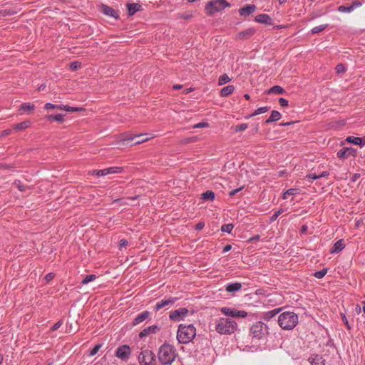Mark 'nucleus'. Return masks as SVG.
Wrapping results in <instances>:
<instances>
[{"label":"nucleus","mask_w":365,"mask_h":365,"mask_svg":"<svg viewBox=\"0 0 365 365\" xmlns=\"http://www.w3.org/2000/svg\"><path fill=\"white\" fill-rule=\"evenodd\" d=\"M177 356L176 349L169 344L165 343L159 348L158 357L162 365H170Z\"/></svg>","instance_id":"f257e3e1"},{"label":"nucleus","mask_w":365,"mask_h":365,"mask_svg":"<svg viewBox=\"0 0 365 365\" xmlns=\"http://www.w3.org/2000/svg\"><path fill=\"white\" fill-rule=\"evenodd\" d=\"M298 315L294 312H284L278 317L277 322L283 330H292L298 324Z\"/></svg>","instance_id":"f03ea898"},{"label":"nucleus","mask_w":365,"mask_h":365,"mask_svg":"<svg viewBox=\"0 0 365 365\" xmlns=\"http://www.w3.org/2000/svg\"><path fill=\"white\" fill-rule=\"evenodd\" d=\"M196 335V329L192 324H180L178 326L177 339L180 344H187Z\"/></svg>","instance_id":"7ed1b4c3"},{"label":"nucleus","mask_w":365,"mask_h":365,"mask_svg":"<svg viewBox=\"0 0 365 365\" xmlns=\"http://www.w3.org/2000/svg\"><path fill=\"white\" fill-rule=\"evenodd\" d=\"M237 327L235 321L228 318H220L215 322V331L220 334H231Z\"/></svg>","instance_id":"20e7f679"},{"label":"nucleus","mask_w":365,"mask_h":365,"mask_svg":"<svg viewBox=\"0 0 365 365\" xmlns=\"http://www.w3.org/2000/svg\"><path fill=\"white\" fill-rule=\"evenodd\" d=\"M143 135L144 134L135 136L122 134L120 135L115 136V145L117 146L116 148H123V147H130L134 145H138L144 143L148 140V138L143 139L140 138L139 140H136L137 138H139Z\"/></svg>","instance_id":"39448f33"},{"label":"nucleus","mask_w":365,"mask_h":365,"mask_svg":"<svg viewBox=\"0 0 365 365\" xmlns=\"http://www.w3.org/2000/svg\"><path fill=\"white\" fill-rule=\"evenodd\" d=\"M230 4L226 0L211 1L206 4L205 9L208 16H212L215 13L222 11L226 7H230Z\"/></svg>","instance_id":"423d86ee"},{"label":"nucleus","mask_w":365,"mask_h":365,"mask_svg":"<svg viewBox=\"0 0 365 365\" xmlns=\"http://www.w3.org/2000/svg\"><path fill=\"white\" fill-rule=\"evenodd\" d=\"M250 334L253 337L261 339L265 335L269 334L268 326L261 321H258L252 324L250 329Z\"/></svg>","instance_id":"0eeeda50"},{"label":"nucleus","mask_w":365,"mask_h":365,"mask_svg":"<svg viewBox=\"0 0 365 365\" xmlns=\"http://www.w3.org/2000/svg\"><path fill=\"white\" fill-rule=\"evenodd\" d=\"M138 361L140 365H156L155 354L150 350H143L138 355Z\"/></svg>","instance_id":"6e6552de"},{"label":"nucleus","mask_w":365,"mask_h":365,"mask_svg":"<svg viewBox=\"0 0 365 365\" xmlns=\"http://www.w3.org/2000/svg\"><path fill=\"white\" fill-rule=\"evenodd\" d=\"M131 354V349L128 345H121L115 350V356L123 361H128Z\"/></svg>","instance_id":"1a4fd4ad"},{"label":"nucleus","mask_w":365,"mask_h":365,"mask_svg":"<svg viewBox=\"0 0 365 365\" xmlns=\"http://www.w3.org/2000/svg\"><path fill=\"white\" fill-rule=\"evenodd\" d=\"M129 178L128 169L123 167L115 166V184H120L125 182L124 180Z\"/></svg>","instance_id":"9d476101"},{"label":"nucleus","mask_w":365,"mask_h":365,"mask_svg":"<svg viewBox=\"0 0 365 365\" xmlns=\"http://www.w3.org/2000/svg\"><path fill=\"white\" fill-rule=\"evenodd\" d=\"M189 310L187 308H180L170 313V319L175 322L183 320L187 315Z\"/></svg>","instance_id":"9b49d317"},{"label":"nucleus","mask_w":365,"mask_h":365,"mask_svg":"<svg viewBox=\"0 0 365 365\" xmlns=\"http://www.w3.org/2000/svg\"><path fill=\"white\" fill-rule=\"evenodd\" d=\"M356 150L353 148H343L340 149L336 155L340 160H346L350 156L355 157L356 155Z\"/></svg>","instance_id":"f8f14e48"},{"label":"nucleus","mask_w":365,"mask_h":365,"mask_svg":"<svg viewBox=\"0 0 365 365\" xmlns=\"http://www.w3.org/2000/svg\"><path fill=\"white\" fill-rule=\"evenodd\" d=\"M176 298L175 297H169L167 299H162L160 302H158L154 308L155 312H158L163 308L167 307L173 304L176 302Z\"/></svg>","instance_id":"ddd939ff"},{"label":"nucleus","mask_w":365,"mask_h":365,"mask_svg":"<svg viewBox=\"0 0 365 365\" xmlns=\"http://www.w3.org/2000/svg\"><path fill=\"white\" fill-rule=\"evenodd\" d=\"M160 329V327L158 325H152L147 328L143 329L140 333H139V337L143 338L151 334H156L159 330Z\"/></svg>","instance_id":"4468645a"},{"label":"nucleus","mask_w":365,"mask_h":365,"mask_svg":"<svg viewBox=\"0 0 365 365\" xmlns=\"http://www.w3.org/2000/svg\"><path fill=\"white\" fill-rule=\"evenodd\" d=\"M282 310V308L280 307V308H275V309L268 311V312H265L263 313L261 318H262V319H263L265 322H269L273 317H274L277 314H278Z\"/></svg>","instance_id":"2eb2a0df"},{"label":"nucleus","mask_w":365,"mask_h":365,"mask_svg":"<svg viewBox=\"0 0 365 365\" xmlns=\"http://www.w3.org/2000/svg\"><path fill=\"white\" fill-rule=\"evenodd\" d=\"M150 317V312L149 311H144L138 314L133 321V325L135 326L145 320L148 319Z\"/></svg>","instance_id":"dca6fc26"},{"label":"nucleus","mask_w":365,"mask_h":365,"mask_svg":"<svg viewBox=\"0 0 365 365\" xmlns=\"http://www.w3.org/2000/svg\"><path fill=\"white\" fill-rule=\"evenodd\" d=\"M362 5V3L359 1H356L351 4L349 6L341 5L339 6L338 11L343 13H349L354 11L356 8H358Z\"/></svg>","instance_id":"f3484780"},{"label":"nucleus","mask_w":365,"mask_h":365,"mask_svg":"<svg viewBox=\"0 0 365 365\" xmlns=\"http://www.w3.org/2000/svg\"><path fill=\"white\" fill-rule=\"evenodd\" d=\"M256 30L254 28H249L247 29H245L237 34V38L240 40H247L250 38L251 36H252Z\"/></svg>","instance_id":"a211bd4d"},{"label":"nucleus","mask_w":365,"mask_h":365,"mask_svg":"<svg viewBox=\"0 0 365 365\" xmlns=\"http://www.w3.org/2000/svg\"><path fill=\"white\" fill-rule=\"evenodd\" d=\"M255 21L258 23L264 24L266 25H272L273 21L268 14H262L255 17Z\"/></svg>","instance_id":"6ab92c4d"},{"label":"nucleus","mask_w":365,"mask_h":365,"mask_svg":"<svg viewBox=\"0 0 365 365\" xmlns=\"http://www.w3.org/2000/svg\"><path fill=\"white\" fill-rule=\"evenodd\" d=\"M256 9V6L254 4H247L240 9L239 13L241 16H248L253 13Z\"/></svg>","instance_id":"aec40b11"},{"label":"nucleus","mask_w":365,"mask_h":365,"mask_svg":"<svg viewBox=\"0 0 365 365\" xmlns=\"http://www.w3.org/2000/svg\"><path fill=\"white\" fill-rule=\"evenodd\" d=\"M345 247L344 240L343 239H340L336 241L334 245L332 246L330 252L333 253H339Z\"/></svg>","instance_id":"412c9836"},{"label":"nucleus","mask_w":365,"mask_h":365,"mask_svg":"<svg viewBox=\"0 0 365 365\" xmlns=\"http://www.w3.org/2000/svg\"><path fill=\"white\" fill-rule=\"evenodd\" d=\"M242 285L240 282L230 283L225 285V290L230 293H234L241 290Z\"/></svg>","instance_id":"4be33fe9"},{"label":"nucleus","mask_w":365,"mask_h":365,"mask_svg":"<svg viewBox=\"0 0 365 365\" xmlns=\"http://www.w3.org/2000/svg\"><path fill=\"white\" fill-rule=\"evenodd\" d=\"M348 143L363 147L365 145V138L348 136L346 139Z\"/></svg>","instance_id":"5701e85b"},{"label":"nucleus","mask_w":365,"mask_h":365,"mask_svg":"<svg viewBox=\"0 0 365 365\" xmlns=\"http://www.w3.org/2000/svg\"><path fill=\"white\" fill-rule=\"evenodd\" d=\"M128 14L129 16L134 15L137 11H140L141 9V5L135 3L127 4L126 5Z\"/></svg>","instance_id":"b1692460"},{"label":"nucleus","mask_w":365,"mask_h":365,"mask_svg":"<svg viewBox=\"0 0 365 365\" xmlns=\"http://www.w3.org/2000/svg\"><path fill=\"white\" fill-rule=\"evenodd\" d=\"M312 365H325L324 360L322 356L315 355L309 359Z\"/></svg>","instance_id":"393cba45"},{"label":"nucleus","mask_w":365,"mask_h":365,"mask_svg":"<svg viewBox=\"0 0 365 365\" xmlns=\"http://www.w3.org/2000/svg\"><path fill=\"white\" fill-rule=\"evenodd\" d=\"M281 117H282V115L279 111L272 110L269 118L266 120L265 124H269L272 122L277 121V120H279L281 118Z\"/></svg>","instance_id":"a878e982"},{"label":"nucleus","mask_w":365,"mask_h":365,"mask_svg":"<svg viewBox=\"0 0 365 365\" xmlns=\"http://www.w3.org/2000/svg\"><path fill=\"white\" fill-rule=\"evenodd\" d=\"M31 122L30 120L22 121L19 123L14 124L13 128L16 130H22L31 126Z\"/></svg>","instance_id":"bb28decb"},{"label":"nucleus","mask_w":365,"mask_h":365,"mask_svg":"<svg viewBox=\"0 0 365 365\" xmlns=\"http://www.w3.org/2000/svg\"><path fill=\"white\" fill-rule=\"evenodd\" d=\"M64 116L63 114H57V115H48L46 116V118L48 121H53L56 120L59 123H63L64 121Z\"/></svg>","instance_id":"cd10ccee"},{"label":"nucleus","mask_w":365,"mask_h":365,"mask_svg":"<svg viewBox=\"0 0 365 365\" xmlns=\"http://www.w3.org/2000/svg\"><path fill=\"white\" fill-rule=\"evenodd\" d=\"M137 198V197H128V198H119L115 199V207L117 206H122V205H128L129 204V201H133Z\"/></svg>","instance_id":"c85d7f7f"},{"label":"nucleus","mask_w":365,"mask_h":365,"mask_svg":"<svg viewBox=\"0 0 365 365\" xmlns=\"http://www.w3.org/2000/svg\"><path fill=\"white\" fill-rule=\"evenodd\" d=\"M235 91V87L232 85H228L225 87H224L220 91V95L221 96H228L231 95Z\"/></svg>","instance_id":"c756f323"},{"label":"nucleus","mask_w":365,"mask_h":365,"mask_svg":"<svg viewBox=\"0 0 365 365\" xmlns=\"http://www.w3.org/2000/svg\"><path fill=\"white\" fill-rule=\"evenodd\" d=\"M101 8V11L103 12V14L107 16L114 17V9L112 7H110L105 4H102Z\"/></svg>","instance_id":"7c9ffc66"},{"label":"nucleus","mask_w":365,"mask_h":365,"mask_svg":"<svg viewBox=\"0 0 365 365\" xmlns=\"http://www.w3.org/2000/svg\"><path fill=\"white\" fill-rule=\"evenodd\" d=\"M35 108V106L34 104H31L30 103H24L21 105L19 110V111H23V112H26V111H30V110H33Z\"/></svg>","instance_id":"2f4dec72"},{"label":"nucleus","mask_w":365,"mask_h":365,"mask_svg":"<svg viewBox=\"0 0 365 365\" xmlns=\"http://www.w3.org/2000/svg\"><path fill=\"white\" fill-rule=\"evenodd\" d=\"M284 93L285 90L280 86H274L268 91V93L283 94Z\"/></svg>","instance_id":"473e14b6"},{"label":"nucleus","mask_w":365,"mask_h":365,"mask_svg":"<svg viewBox=\"0 0 365 365\" xmlns=\"http://www.w3.org/2000/svg\"><path fill=\"white\" fill-rule=\"evenodd\" d=\"M215 197V194L212 190H207L206 192L202 194V199L203 200H209L213 201Z\"/></svg>","instance_id":"72a5a7b5"},{"label":"nucleus","mask_w":365,"mask_h":365,"mask_svg":"<svg viewBox=\"0 0 365 365\" xmlns=\"http://www.w3.org/2000/svg\"><path fill=\"white\" fill-rule=\"evenodd\" d=\"M221 312L226 316H230V317H235V313H236L235 309H230L228 307H222L221 309Z\"/></svg>","instance_id":"f704fd0d"},{"label":"nucleus","mask_w":365,"mask_h":365,"mask_svg":"<svg viewBox=\"0 0 365 365\" xmlns=\"http://www.w3.org/2000/svg\"><path fill=\"white\" fill-rule=\"evenodd\" d=\"M299 192V189L298 188H290L288 189L283 194V199H287L289 195H295Z\"/></svg>","instance_id":"c9c22d12"},{"label":"nucleus","mask_w":365,"mask_h":365,"mask_svg":"<svg viewBox=\"0 0 365 365\" xmlns=\"http://www.w3.org/2000/svg\"><path fill=\"white\" fill-rule=\"evenodd\" d=\"M268 110H269V107H267V106L260 107V108H257L253 113L250 115L247 118H252L257 115L264 113Z\"/></svg>","instance_id":"e433bc0d"},{"label":"nucleus","mask_w":365,"mask_h":365,"mask_svg":"<svg viewBox=\"0 0 365 365\" xmlns=\"http://www.w3.org/2000/svg\"><path fill=\"white\" fill-rule=\"evenodd\" d=\"M97 278V276L96 274H88L86 275L83 279L82 280L81 282V284H88L89 282L95 280Z\"/></svg>","instance_id":"4c0bfd02"},{"label":"nucleus","mask_w":365,"mask_h":365,"mask_svg":"<svg viewBox=\"0 0 365 365\" xmlns=\"http://www.w3.org/2000/svg\"><path fill=\"white\" fill-rule=\"evenodd\" d=\"M63 105H56V104H53L51 103H47L44 106V108L46 110H50V109L63 110Z\"/></svg>","instance_id":"58836bf2"},{"label":"nucleus","mask_w":365,"mask_h":365,"mask_svg":"<svg viewBox=\"0 0 365 365\" xmlns=\"http://www.w3.org/2000/svg\"><path fill=\"white\" fill-rule=\"evenodd\" d=\"M231 81L230 78L227 74H223L220 76L218 80V84L222 86Z\"/></svg>","instance_id":"ea45409f"},{"label":"nucleus","mask_w":365,"mask_h":365,"mask_svg":"<svg viewBox=\"0 0 365 365\" xmlns=\"http://www.w3.org/2000/svg\"><path fill=\"white\" fill-rule=\"evenodd\" d=\"M327 26H328L327 24H322V25L315 26L312 29V34H319V33L323 31L324 29H326L327 28Z\"/></svg>","instance_id":"a19ab883"},{"label":"nucleus","mask_w":365,"mask_h":365,"mask_svg":"<svg viewBox=\"0 0 365 365\" xmlns=\"http://www.w3.org/2000/svg\"><path fill=\"white\" fill-rule=\"evenodd\" d=\"M234 227V225L232 223L224 224L221 227V231L223 232L230 233Z\"/></svg>","instance_id":"79ce46f5"},{"label":"nucleus","mask_w":365,"mask_h":365,"mask_svg":"<svg viewBox=\"0 0 365 365\" xmlns=\"http://www.w3.org/2000/svg\"><path fill=\"white\" fill-rule=\"evenodd\" d=\"M81 67V63L76 61L70 63L69 68L72 71H76Z\"/></svg>","instance_id":"37998d69"},{"label":"nucleus","mask_w":365,"mask_h":365,"mask_svg":"<svg viewBox=\"0 0 365 365\" xmlns=\"http://www.w3.org/2000/svg\"><path fill=\"white\" fill-rule=\"evenodd\" d=\"M327 273V269L323 268L322 269L315 272L314 274V276L317 279H322L323 278L325 274Z\"/></svg>","instance_id":"c03bdc74"},{"label":"nucleus","mask_w":365,"mask_h":365,"mask_svg":"<svg viewBox=\"0 0 365 365\" xmlns=\"http://www.w3.org/2000/svg\"><path fill=\"white\" fill-rule=\"evenodd\" d=\"M63 110L68 112H76L83 110V108L81 107H71L68 105L63 106Z\"/></svg>","instance_id":"a18cd8bd"},{"label":"nucleus","mask_w":365,"mask_h":365,"mask_svg":"<svg viewBox=\"0 0 365 365\" xmlns=\"http://www.w3.org/2000/svg\"><path fill=\"white\" fill-rule=\"evenodd\" d=\"M96 175H99V173H101V175H106L108 173H114V168L113 167H111V168H109L108 169H104V170H96Z\"/></svg>","instance_id":"49530a36"},{"label":"nucleus","mask_w":365,"mask_h":365,"mask_svg":"<svg viewBox=\"0 0 365 365\" xmlns=\"http://www.w3.org/2000/svg\"><path fill=\"white\" fill-rule=\"evenodd\" d=\"M101 346H102V344H101L95 345L93 347V349L90 351L89 356H93L96 355L98 352V351L100 350Z\"/></svg>","instance_id":"de8ad7c7"},{"label":"nucleus","mask_w":365,"mask_h":365,"mask_svg":"<svg viewBox=\"0 0 365 365\" xmlns=\"http://www.w3.org/2000/svg\"><path fill=\"white\" fill-rule=\"evenodd\" d=\"M247 127H248V125L247 123L239 124L235 126V130L236 132L243 131V130H246L247 128Z\"/></svg>","instance_id":"09e8293b"},{"label":"nucleus","mask_w":365,"mask_h":365,"mask_svg":"<svg viewBox=\"0 0 365 365\" xmlns=\"http://www.w3.org/2000/svg\"><path fill=\"white\" fill-rule=\"evenodd\" d=\"M284 212L282 209H279V210L276 211L270 217V221L274 222L275 221L277 217Z\"/></svg>","instance_id":"8fccbe9b"},{"label":"nucleus","mask_w":365,"mask_h":365,"mask_svg":"<svg viewBox=\"0 0 365 365\" xmlns=\"http://www.w3.org/2000/svg\"><path fill=\"white\" fill-rule=\"evenodd\" d=\"M63 324V320L60 319L57 322H56L52 327L51 328V331H54L60 328V327Z\"/></svg>","instance_id":"3c124183"},{"label":"nucleus","mask_w":365,"mask_h":365,"mask_svg":"<svg viewBox=\"0 0 365 365\" xmlns=\"http://www.w3.org/2000/svg\"><path fill=\"white\" fill-rule=\"evenodd\" d=\"M335 69L336 71L339 73H344L346 71L345 66L342 63L337 64Z\"/></svg>","instance_id":"603ef678"},{"label":"nucleus","mask_w":365,"mask_h":365,"mask_svg":"<svg viewBox=\"0 0 365 365\" xmlns=\"http://www.w3.org/2000/svg\"><path fill=\"white\" fill-rule=\"evenodd\" d=\"M247 316V312L243 310H237L235 313V317H242L244 318Z\"/></svg>","instance_id":"864d4df0"},{"label":"nucleus","mask_w":365,"mask_h":365,"mask_svg":"<svg viewBox=\"0 0 365 365\" xmlns=\"http://www.w3.org/2000/svg\"><path fill=\"white\" fill-rule=\"evenodd\" d=\"M305 178L308 179V180H317V179H319V175H317L315 173L308 174V175H307L305 176Z\"/></svg>","instance_id":"5fc2aeb1"},{"label":"nucleus","mask_w":365,"mask_h":365,"mask_svg":"<svg viewBox=\"0 0 365 365\" xmlns=\"http://www.w3.org/2000/svg\"><path fill=\"white\" fill-rule=\"evenodd\" d=\"M54 277L55 274L53 272H49L45 276L44 279L46 282H48L51 281L54 278Z\"/></svg>","instance_id":"6e6d98bb"},{"label":"nucleus","mask_w":365,"mask_h":365,"mask_svg":"<svg viewBox=\"0 0 365 365\" xmlns=\"http://www.w3.org/2000/svg\"><path fill=\"white\" fill-rule=\"evenodd\" d=\"M128 240H125V239H122L119 241V247H120V250H121L123 247H125L127 246L128 245Z\"/></svg>","instance_id":"4d7b16f0"},{"label":"nucleus","mask_w":365,"mask_h":365,"mask_svg":"<svg viewBox=\"0 0 365 365\" xmlns=\"http://www.w3.org/2000/svg\"><path fill=\"white\" fill-rule=\"evenodd\" d=\"M279 103L280 106L282 107L287 106L288 103H289L288 101L283 98H280L279 99Z\"/></svg>","instance_id":"13d9d810"},{"label":"nucleus","mask_w":365,"mask_h":365,"mask_svg":"<svg viewBox=\"0 0 365 365\" xmlns=\"http://www.w3.org/2000/svg\"><path fill=\"white\" fill-rule=\"evenodd\" d=\"M342 320H343V322L344 323V324L346 325V328L350 330L351 329V327L349 325V321L346 319L345 314L342 315Z\"/></svg>","instance_id":"bf43d9fd"},{"label":"nucleus","mask_w":365,"mask_h":365,"mask_svg":"<svg viewBox=\"0 0 365 365\" xmlns=\"http://www.w3.org/2000/svg\"><path fill=\"white\" fill-rule=\"evenodd\" d=\"M242 189H243V187H240V188H237V189L233 190H232V191H230V192H229V195H230V197H232V196L235 195L237 192H239L240 190H242Z\"/></svg>","instance_id":"052dcab7"},{"label":"nucleus","mask_w":365,"mask_h":365,"mask_svg":"<svg viewBox=\"0 0 365 365\" xmlns=\"http://www.w3.org/2000/svg\"><path fill=\"white\" fill-rule=\"evenodd\" d=\"M192 17V14H182L180 15V18L182 19H190Z\"/></svg>","instance_id":"680f3d73"},{"label":"nucleus","mask_w":365,"mask_h":365,"mask_svg":"<svg viewBox=\"0 0 365 365\" xmlns=\"http://www.w3.org/2000/svg\"><path fill=\"white\" fill-rule=\"evenodd\" d=\"M208 126L207 123H199L193 126V128H204Z\"/></svg>","instance_id":"e2e57ef3"},{"label":"nucleus","mask_w":365,"mask_h":365,"mask_svg":"<svg viewBox=\"0 0 365 365\" xmlns=\"http://www.w3.org/2000/svg\"><path fill=\"white\" fill-rule=\"evenodd\" d=\"M232 249V245L230 244H227L225 245L223 248L222 253H225L227 252H229Z\"/></svg>","instance_id":"0e129e2a"},{"label":"nucleus","mask_w":365,"mask_h":365,"mask_svg":"<svg viewBox=\"0 0 365 365\" xmlns=\"http://www.w3.org/2000/svg\"><path fill=\"white\" fill-rule=\"evenodd\" d=\"M359 178H360V174H359V173H355V174L351 177V181H352V182H355V181H356Z\"/></svg>","instance_id":"69168bd1"},{"label":"nucleus","mask_w":365,"mask_h":365,"mask_svg":"<svg viewBox=\"0 0 365 365\" xmlns=\"http://www.w3.org/2000/svg\"><path fill=\"white\" fill-rule=\"evenodd\" d=\"M205 226L204 222H200L196 225V230H202Z\"/></svg>","instance_id":"338daca9"},{"label":"nucleus","mask_w":365,"mask_h":365,"mask_svg":"<svg viewBox=\"0 0 365 365\" xmlns=\"http://www.w3.org/2000/svg\"><path fill=\"white\" fill-rule=\"evenodd\" d=\"M11 166L9 164H4V163H1L0 164V168H2V169H9V168H11Z\"/></svg>","instance_id":"774afa93"}]
</instances>
